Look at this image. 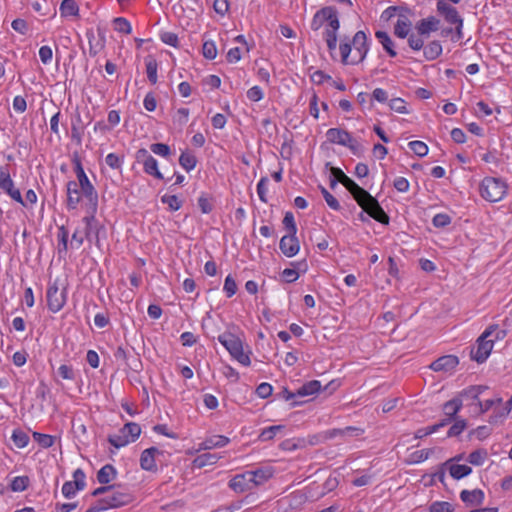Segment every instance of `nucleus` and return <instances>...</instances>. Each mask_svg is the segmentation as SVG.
Returning <instances> with one entry per match:
<instances>
[{"label":"nucleus","mask_w":512,"mask_h":512,"mask_svg":"<svg viewBox=\"0 0 512 512\" xmlns=\"http://www.w3.org/2000/svg\"><path fill=\"white\" fill-rule=\"evenodd\" d=\"M340 183L350 192L357 204L374 220L381 224L387 225L389 223V216L380 206L379 202L368 191L360 187L347 175L340 181Z\"/></svg>","instance_id":"f257e3e1"},{"label":"nucleus","mask_w":512,"mask_h":512,"mask_svg":"<svg viewBox=\"0 0 512 512\" xmlns=\"http://www.w3.org/2000/svg\"><path fill=\"white\" fill-rule=\"evenodd\" d=\"M340 183L350 192L357 204L374 220L381 224L387 225L389 223V216L380 206L379 202L368 191L360 187L347 175L340 181Z\"/></svg>","instance_id":"f03ea898"},{"label":"nucleus","mask_w":512,"mask_h":512,"mask_svg":"<svg viewBox=\"0 0 512 512\" xmlns=\"http://www.w3.org/2000/svg\"><path fill=\"white\" fill-rule=\"evenodd\" d=\"M340 183L350 192L357 204L374 220L381 224L387 225L389 223V216L380 206L379 202L368 191L360 187L347 175L340 181Z\"/></svg>","instance_id":"7ed1b4c3"},{"label":"nucleus","mask_w":512,"mask_h":512,"mask_svg":"<svg viewBox=\"0 0 512 512\" xmlns=\"http://www.w3.org/2000/svg\"><path fill=\"white\" fill-rule=\"evenodd\" d=\"M324 26L322 33L324 40L338 39V31L340 29V21L338 17V11L333 6H326L318 10L310 23V27L313 31H318Z\"/></svg>","instance_id":"20e7f679"},{"label":"nucleus","mask_w":512,"mask_h":512,"mask_svg":"<svg viewBox=\"0 0 512 512\" xmlns=\"http://www.w3.org/2000/svg\"><path fill=\"white\" fill-rule=\"evenodd\" d=\"M218 341L228 350L230 355L244 366H249L251 361L247 354L243 352V344L239 337L224 332L218 336Z\"/></svg>","instance_id":"39448f33"},{"label":"nucleus","mask_w":512,"mask_h":512,"mask_svg":"<svg viewBox=\"0 0 512 512\" xmlns=\"http://www.w3.org/2000/svg\"><path fill=\"white\" fill-rule=\"evenodd\" d=\"M506 183L494 177H486L482 180L480 185L481 196L490 202L500 201L506 194Z\"/></svg>","instance_id":"423d86ee"},{"label":"nucleus","mask_w":512,"mask_h":512,"mask_svg":"<svg viewBox=\"0 0 512 512\" xmlns=\"http://www.w3.org/2000/svg\"><path fill=\"white\" fill-rule=\"evenodd\" d=\"M76 185L80 187L88 209L95 213L98 207V193L86 173L77 177Z\"/></svg>","instance_id":"0eeeda50"},{"label":"nucleus","mask_w":512,"mask_h":512,"mask_svg":"<svg viewBox=\"0 0 512 512\" xmlns=\"http://www.w3.org/2000/svg\"><path fill=\"white\" fill-rule=\"evenodd\" d=\"M493 335V329H486L482 335L478 338V346L476 351L471 352V357L477 363H483L486 361L488 356L490 355L494 340L490 339Z\"/></svg>","instance_id":"6e6552de"},{"label":"nucleus","mask_w":512,"mask_h":512,"mask_svg":"<svg viewBox=\"0 0 512 512\" xmlns=\"http://www.w3.org/2000/svg\"><path fill=\"white\" fill-rule=\"evenodd\" d=\"M351 45H353L354 48V53L351 56V64L355 65L365 59L369 50L365 32H356L351 41Z\"/></svg>","instance_id":"1a4fd4ad"},{"label":"nucleus","mask_w":512,"mask_h":512,"mask_svg":"<svg viewBox=\"0 0 512 512\" xmlns=\"http://www.w3.org/2000/svg\"><path fill=\"white\" fill-rule=\"evenodd\" d=\"M47 306L53 313L60 311L66 303V291H59L56 283L48 286L46 292Z\"/></svg>","instance_id":"9d476101"},{"label":"nucleus","mask_w":512,"mask_h":512,"mask_svg":"<svg viewBox=\"0 0 512 512\" xmlns=\"http://www.w3.org/2000/svg\"><path fill=\"white\" fill-rule=\"evenodd\" d=\"M86 476L82 469L78 468L73 472V481H67L62 486V494L65 498H72L77 491H81L86 486Z\"/></svg>","instance_id":"9b49d317"},{"label":"nucleus","mask_w":512,"mask_h":512,"mask_svg":"<svg viewBox=\"0 0 512 512\" xmlns=\"http://www.w3.org/2000/svg\"><path fill=\"white\" fill-rule=\"evenodd\" d=\"M107 509L117 508L129 504L132 501V495L123 489H115L113 486L109 494L101 498Z\"/></svg>","instance_id":"f8f14e48"},{"label":"nucleus","mask_w":512,"mask_h":512,"mask_svg":"<svg viewBox=\"0 0 512 512\" xmlns=\"http://www.w3.org/2000/svg\"><path fill=\"white\" fill-rule=\"evenodd\" d=\"M364 433V430L360 427L347 426L345 428H335L327 430L323 433L325 440H330L336 437L343 439L344 441L352 437H358Z\"/></svg>","instance_id":"ddd939ff"},{"label":"nucleus","mask_w":512,"mask_h":512,"mask_svg":"<svg viewBox=\"0 0 512 512\" xmlns=\"http://www.w3.org/2000/svg\"><path fill=\"white\" fill-rule=\"evenodd\" d=\"M437 10L441 15L444 16L448 23L453 25L459 24V26H463V19L455 7L451 6L445 1H438Z\"/></svg>","instance_id":"4468645a"},{"label":"nucleus","mask_w":512,"mask_h":512,"mask_svg":"<svg viewBox=\"0 0 512 512\" xmlns=\"http://www.w3.org/2000/svg\"><path fill=\"white\" fill-rule=\"evenodd\" d=\"M279 248L286 257L295 256L300 249L299 240L296 237V234L287 233V235L283 236L280 240Z\"/></svg>","instance_id":"2eb2a0df"},{"label":"nucleus","mask_w":512,"mask_h":512,"mask_svg":"<svg viewBox=\"0 0 512 512\" xmlns=\"http://www.w3.org/2000/svg\"><path fill=\"white\" fill-rule=\"evenodd\" d=\"M66 193H67V208L69 210H74L78 207L84 197L82 195L81 189L78 185H76V181H68L66 185Z\"/></svg>","instance_id":"dca6fc26"},{"label":"nucleus","mask_w":512,"mask_h":512,"mask_svg":"<svg viewBox=\"0 0 512 512\" xmlns=\"http://www.w3.org/2000/svg\"><path fill=\"white\" fill-rule=\"evenodd\" d=\"M459 360L454 355H444L431 363L430 368L436 372H450L458 365Z\"/></svg>","instance_id":"f3484780"},{"label":"nucleus","mask_w":512,"mask_h":512,"mask_svg":"<svg viewBox=\"0 0 512 512\" xmlns=\"http://www.w3.org/2000/svg\"><path fill=\"white\" fill-rule=\"evenodd\" d=\"M249 477L250 475L247 473V471L241 474H237L229 481V487L237 493L250 491L254 489V487Z\"/></svg>","instance_id":"a211bd4d"},{"label":"nucleus","mask_w":512,"mask_h":512,"mask_svg":"<svg viewBox=\"0 0 512 512\" xmlns=\"http://www.w3.org/2000/svg\"><path fill=\"white\" fill-rule=\"evenodd\" d=\"M409 15V9L408 12L398 13V19L394 27V34L399 38L404 39L409 35V31L412 25Z\"/></svg>","instance_id":"6ab92c4d"},{"label":"nucleus","mask_w":512,"mask_h":512,"mask_svg":"<svg viewBox=\"0 0 512 512\" xmlns=\"http://www.w3.org/2000/svg\"><path fill=\"white\" fill-rule=\"evenodd\" d=\"M162 454V452L156 447H150L145 449L140 457V466L142 469L147 471H153L156 469L155 459L157 455Z\"/></svg>","instance_id":"aec40b11"},{"label":"nucleus","mask_w":512,"mask_h":512,"mask_svg":"<svg viewBox=\"0 0 512 512\" xmlns=\"http://www.w3.org/2000/svg\"><path fill=\"white\" fill-rule=\"evenodd\" d=\"M327 140L333 144L350 145L351 135L345 130L339 128H330L326 132Z\"/></svg>","instance_id":"412c9836"},{"label":"nucleus","mask_w":512,"mask_h":512,"mask_svg":"<svg viewBox=\"0 0 512 512\" xmlns=\"http://www.w3.org/2000/svg\"><path fill=\"white\" fill-rule=\"evenodd\" d=\"M460 499L468 506L481 505L484 501V492L480 489L462 490Z\"/></svg>","instance_id":"4be33fe9"},{"label":"nucleus","mask_w":512,"mask_h":512,"mask_svg":"<svg viewBox=\"0 0 512 512\" xmlns=\"http://www.w3.org/2000/svg\"><path fill=\"white\" fill-rule=\"evenodd\" d=\"M439 24L440 21L437 18L431 16L420 20L416 25V29L419 35L428 37L430 32H434L439 29Z\"/></svg>","instance_id":"5701e85b"},{"label":"nucleus","mask_w":512,"mask_h":512,"mask_svg":"<svg viewBox=\"0 0 512 512\" xmlns=\"http://www.w3.org/2000/svg\"><path fill=\"white\" fill-rule=\"evenodd\" d=\"M247 473L250 475L249 478L254 488L263 485L273 475L270 468H258L253 471H247Z\"/></svg>","instance_id":"b1692460"},{"label":"nucleus","mask_w":512,"mask_h":512,"mask_svg":"<svg viewBox=\"0 0 512 512\" xmlns=\"http://www.w3.org/2000/svg\"><path fill=\"white\" fill-rule=\"evenodd\" d=\"M488 389L487 386L484 385H473L469 386L466 389H463L458 393L457 397L462 398V403L464 401H477L479 400V396Z\"/></svg>","instance_id":"393cba45"},{"label":"nucleus","mask_w":512,"mask_h":512,"mask_svg":"<svg viewBox=\"0 0 512 512\" xmlns=\"http://www.w3.org/2000/svg\"><path fill=\"white\" fill-rule=\"evenodd\" d=\"M230 442L229 438L223 435H213L205 439L199 447V450H210L214 448H221Z\"/></svg>","instance_id":"a878e982"},{"label":"nucleus","mask_w":512,"mask_h":512,"mask_svg":"<svg viewBox=\"0 0 512 512\" xmlns=\"http://www.w3.org/2000/svg\"><path fill=\"white\" fill-rule=\"evenodd\" d=\"M116 469L111 464L104 465L97 473V480L101 484H108L116 477Z\"/></svg>","instance_id":"bb28decb"},{"label":"nucleus","mask_w":512,"mask_h":512,"mask_svg":"<svg viewBox=\"0 0 512 512\" xmlns=\"http://www.w3.org/2000/svg\"><path fill=\"white\" fill-rule=\"evenodd\" d=\"M220 458L221 457L216 453H203L193 460V465L196 468H203L217 463Z\"/></svg>","instance_id":"cd10ccee"},{"label":"nucleus","mask_w":512,"mask_h":512,"mask_svg":"<svg viewBox=\"0 0 512 512\" xmlns=\"http://www.w3.org/2000/svg\"><path fill=\"white\" fill-rule=\"evenodd\" d=\"M462 398L454 397L453 399L447 401L443 405V412L445 416H450L452 418H456L457 413L462 408Z\"/></svg>","instance_id":"c85d7f7f"},{"label":"nucleus","mask_w":512,"mask_h":512,"mask_svg":"<svg viewBox=\"0 0 512 512\" xmlns=\"http://www.w3.org/2000/svg\"><path fill=\"white\" fill-rule=\"evenodd\" d=\"M321 389V382L318 380H311L309 382L304 383L298 390V397H306L311 396Z\"/></svg>","instance_id":"c756f323"},{"label":"nucleus","mask_w":512,"mask_h":512,"mask_svg":"<svg viewBox=\"0 0 512 512\" xmlns=\"http://www.w3.org/2000/svg\"><path fill=\"white\" fill-rule=\"evenodd\" d=\"M375 36L390 57H395L397 55L396 51L394 50V43L388 33L385 31H377Z\"/></svg>","instance_id":"7c9ffc66"},{"label":"nucleus","mask_w":512,"mask_h":512,"mask_svg":"<svg viewBox=\"0 0 512 512\" xmlns=\"http://www.w3.org/2000/svg\"><path fill=\"white\" fill-rule=\"evenodd\" d=\"M442 53V45L439 41H432L424 46L423 54L426 60L432 61L438 58Z\"/></svg>","instance_id":"2f4dec72"},{"label":"nucleus","mask_w":512,"mask_h":512,"mask_svg":"<svg viewBox=\"0 0 512 512\" xmlns=\"http://www.w3.org/2000/svg\"><path fill=\"white\" fill-rule=\"evenodd\" d=\"M339 51L341 55V61L343 64H351L352 45L351 41L347 36L340 40Z\"/></svg>","instance_id":"473e14b6"},{"label":"nucleus","mask_w":512,"mask_h":512,"mask_svg":"<svg viewBox=\"0 0 512 512\" xmlns=\"http://www.w3.org/2000/svg\"><path fill=\"white\" fill-rule=\"evenodd\" d=\"M143 168L145 173H147L148 175L154 176L157 179H163V175L158 169L157 160L153 156L149 157L145 161V163L143 164Z\"/></svg>","instance_id":"72a5a7b5"},{"label":"nucleus","mask_w":512,"mask_h":512,"mask_svg":"<svg viewBox=\"0 0 512 512\" xmlns=\"http://www.w3.org/2000/svg\"><path fill=\"white\" fill-rule=\"evenodd\" d=\"M120 430L128 439L132 438V442H134L141 434L140 425L134 422L126 423Z\"/></svg>","instance_id":"f704fd0d"},{"label":"nucleus","mask_w":512,"mask_h":512,"mask_svg":"<svg viewBox=\"0 0 512 512\" xmlns=\"http://www.w3.org/2000/svg\"><path fill=\"white\" fill-rule=\"evenodd\" d=\"M60 13L62 16H76L79 13V7L74 0H63Z\"/></svg>","instance_id":"c9c22d12"},{"label":"nucleus","mask_w":512,"mask_h":512,"mask_svg":"<svg viewBox=\"0 0 512 512\" xmlns=\"http://www.w3.org/2000/svg\"><path fill=\"white\" fill-rule=\"evenodd\" d=\"M145 65H146V73H147L148 80L152 84H156L157 69H158L157 61L154 58H152L151 56H149L145 59Z\"/></svg>","instance_id":"e433bc0d"},{"label":"nucleus","mask_w":512,"mask_h":512,"mask_svg":"<svg viewBox=\"0 0 512 512\" xmlns=\"http://www.w3.org/2000/svg\"><path fill=\"white\" fill-rule=\"evenodd\" d=\"M449 472L454 479L459 480L468 476L472 472V469L467 465L452 464L450 465Z\"/></svg>","instance_id":"4c0bfd02"},{"label":"nucleus","mask_w":512,"mask_h":512,"mask_svg":"<svg viewBox=\"0 0 512 512\" xmlns=\"http://www.w3.org/2000/svg\"><path fill=\"white\" fill-rule=\"evenodd\" d=\"M179 164L189 172L196 167L197 159L192 153L183 152L179 157Z\"/></svg>","instance_id":"58836bf2"},{"label":"nucleus","mask_w":512,"mask_h":512,"mask_svg":"<svg viewBox=\"0 0 512 512\" xmlns=\"http://www.w3.org/2000/svg\"><path fill=\"white\" fill-rule=\"evenodd\" d=\"M510 412H511L510 406L496 408L494 410L493 414L489 417V423L490 424L502 423L505 420V418L509 415Z\"/></svg>","instance_id":"ea45409f"},{"label":"nucleus","mask_w":512,"mask_h":512,"mask_svg":"<svg viewBox=\"0 0 512 512\" xmlns=\"http://www.w3.org/2000/svg\"><path fill=\"white\" fill-rule=\"evenodd\" d=\"M109 443L114 446L115 448H121L126 446L127 444L132 442V438H127L126 435H124L121 430H119L118 434L110 435L108 438Z\"/></svg>","instance_id":"a19ab883"},{"label":"nucleus","mask_w":512,"mask_h":512,"mask_svg":"<svg viewBox=\"0 0 512 512\" xmlns=\"http://www.w3.org/2000/svg\"><path fill=\"white\" fill-rule=\"evenodd\" d=\"M33 438L42 448H50L55 443L54 436L40 432H33Z\"/></svg>","instance_id":"79ce46f5"},{"label":"nucleus","mask_w":512,"mask_h":512,"mask_svg":"<svg viewBox=\"0 0 512 512\" xmlns=\"http://www.w3.org/2000/svg\"><path fill=\"white\" fill-rule=\"evenodd\" d=\"M83 222L85 223L84 234H83L84 238H86L89 241H92V235L94 233V230L96 229V227H95L96 219H95L94 213L92 212V214L90 216L84 217Z\"/></svg>","instance_id":"37998d69"},{"label":"nucleus","mask_w":512,"mask_h":512,"mask_svg":"<svg viewBox=\"0 0 512 512\" xmlns=\"http://www.w3.org/2000/svg\"><path fill=\"white\" fill-rule=\"evenodd\" d=\"M488 453L485 449H478L471 452L468 456V462L475 466H480L484 463Z\"/></svg>","instance_id":"c03bdc74"},{"label":"nucleus","mask_w":512,"mask_h":512,"mask_svg":"<svg viewBox=\"0 0 512 512\" xmlns=\"http://www.w3.org/2000/svg\"><path fill=\"white\" fill-rule=\"evenodd\" d=\"M285 426L283 425H274L267 427L262 430V432L259 435V439L261 441H270L272 440L276 434L282 430H284Z\"/></svg>","instance_id":"a18cd8bd"},{"label":"nucleus","mask_w":512,"mask_h":512,"mask_svg":"<svg viewBox=\"0 0 512 512\" xmlns=\"http://www.w3.org/2000/svg\"><path fill=\"white\" fill-rule=\"evenodd\" d=\"M11 438L18 448H24L29 443L28 434L20 429L14 430Z\"/></svg>","instance_id":"49530a36"},{"label":"nucleus","mask_w":512,"mask_h":512,"mask_svg":"<svg viewBox=\"0 0 512 512\" xmlns=\"http://www.w3.org/2000/svg\"><path fill=\"white\" fill-rule=\"evenodd\" d=\"M29 485V477L28 476H17L15 477L10 484V488L14 492H22L26 490Z\"/></svg>","instance_id":"de8ad7c7"},{"label":"nucleus","mask_w":512,"mask_h":512,"mask_svg":"<svg viewBox=\"0 0 512 512\" xmlns=\"http://www.w3.org/2000/svg\"><path fill=\"white\" fill-rule=\"evenodd\" d=\"M502 401L503 400L501 397H496L494 399H488L484 402L478 400L476 406L478 407V412L483 414V413L487 412L488 410H490L493 406L501 404Z\"/></svg>","instance_id":"09e8293b"},{"label":"nucleus","mask_w":512,"mask_h":512,"mask_svg":"<svg viewBox=\"0 0 512 512\" xmlns=\"http://www.w3.org/2000/svg\"><path fill=\"white\" fill-rule=\"evenodd\" d=\"M320 190L327 205L335 211L340 210L341 206L339 201L325 187L320 186Z\"/></svg>","instance_id":"8fccbe9b"},{"label":"nucleus","mask_w":512,"mask_h":512,"mask_svg":"<svg viewBox=\"0 0 512 512\" xmlns=\"http://www.w3.org/2000/svg\"><path fill=\"white\" fill-rule=\"evenodd\" d=\"M408 146L419 157H424L428 153V146L422 141H411Z\"/></svg>","instance_id":"3c124183"},{"label":"nucleus","mask_w":512,"mask_h":512,"mask_svg":"<svg viewBox=\"0 0 512 512\" xmlns=\"http://www.w3.org/2000/svg\"><path fill=\"white\" fill-rule=\"evenodd\" d=\"M113 23H114V29L118 32H121L124 34H130L132 31L131 24L125 18H122V17L115 18Z\"/></svg>","instance_id":"603ef678"},{"label":"nucleus","mask_w":512,"mask_h":512,"mask_svg":"<svg viewBox=\"0 0 512 512\" xmlns=\"http://www.w3.org/2000/svg\"><path fill=\"white\" fill-rule=\"evenodd\" d=\"M162 203L167 204L170 210L177 211L182 206V201L176 195H164L161 198Z\"/></svg>","instance_id":"864d4df0"},{"label":"nucleus","mask_w":512,"mask_h":512,"mask_svg":"<svg viewBox=\"0 0 512 512\" xmlns=\"http://www.w3.org/2000/svg\"><path fill=\"white\" fill-rule=\"evenodd\" d=\"M466 428V421L464 419H455L454 424L447 432L448 437H455L460 435Z\"/></svg>","instance_id":"5fc2aeb1"},{"label":"nucleus","mask_w":512,"mask_h":512,"mask_svg":"<svg viewBox=\"0 0 512 512\" xmlns=\"http://www.w3.org/2000/svg\"><path fill=\"white\" fill-rule=\"evenodd\" d=\"M430 512H453L454 508L451 503L446 501L433 502L429 507Z\"/></svg>","instance_id":"6e6d98bb"},{"label":"nucleus","mask_w":512,"mask_h":512,"mask_svg":"<svg viewBox=\"0 0 512 512\" xmlns=\"http://www.w3.org/2000/svg\"><path fill=\"white\" fill-rule=\"evenodd\" d=\"M203 56L206 59L213 60L217 56V48L213 41H205L202 47Z\"/></svg>","instance_id":"4d7b16f0"},{"label":"nucleus","mask_w":512,"mask_h":512,"mask_svg":"<svg viewBox=\"0 0 512 512\" xmlns=\"http://www.w3.org/2000/svg\"><path fill=\"white\" fill-rule=\"evenodd\" d=\"M389 107L391 110L400 113V114H407L409 113L406 103L401 98H393L389 102Z\"/></svg>","instance_id":"13d9d810"},{"label":"nucleus","mask_w":512,"mask_h":512,"mask_svg":"<svg viewBox=\"0 0 512 512\" xmlns=\"http://www.w3.org/2000/svg\"><path fill=\"white\" fill-rule=\"evenodd\" d=\"M283 225L289 234L297 233V226L292 212H286L283 218Z\"/></svg>","instance_id":"bf43d9fd"},{"label":"nucleus","mask_w":512,"mask_h":512,"mask_svg":"<svg viewBox=\"0 0 512 512\" xmlns=\"http://www.w3.org/2000/svg\"><path fill=\"white\" fill-rule=\"evenodd\" d=\"M268 183H269V179L267 177H262L258 184H257V194L259 196V199L263 202V203H267V191H268Z\"/></svg>","instance_id":"052dcab7"},{"label":"nucleus","mask_w":512,"mask_h":512,"mask_svg":"<svg viewBox=\"0 0 512 512\" xmlns=\"http://www.w3.org/2000/svg\"><path fill=\"white\" fill-rule=\"evenodd\" d=\"M4 192H6L14 201L22 204L23 206H26V203L24 202L22 195L19 191V189L14 187V183H10L9 186H6L2 189Z\"/></svg>","instance_id":"680f3d73"},{"label":"nucleus","mask_w":512,"mask_h":512,"mask_svg":"<svg viewBox=\"0 0 512 512\" xmlns=\"http://www.w3.org/2000/svg\"><path fill=\"white\" fill-rule=\"evenodd\" d=\"M150 150L156 155L169 157L171 154L170 147L164 143H154L150 145Z\"/></svg>","instance_id":"e2e57ef3"},{"label":"nucleus","mask_w":512,"mask_h":512,"mask_svg":"<svg viewBox=\"0 0 512 512\" xmlns=\"http://www.w3.org/2000/svg\"><path fill=\"white\" fill-rule=\"evenodd\" d=\"M408 36V45L411 49L419 51L424 48V39L422 38L423 35L410 34Z\"/></svg>","instance_id":"0e129e2a"},{"label":"nucleus","mask_w":512,"mask_h":512,"mask_svg":"<svg viewBox=\"0 0 512 512\" xmlns=\"http://www.w3.org/2000/svg\"><path fill=\"white\" fill-rule=\"evenodd\" d=\"M12 182L13 180L11 179L8 166L0 165V189L2 190L6 186H9Z\"/></svg>","instance_id":"69168bd1"},{"label":"nucleus","mask_w":512,"mask_h":512,"mask_svg":"<svg viewBox=\"0 0 512 512\" xmlns=\"http://www.w3.org/2000/svg\"><path fill=\"white\" fill-rule=\"evenodd\" d=\"M223 290L227 297H232L237 291V284L231 275H228L224 282Z\"/></svg>","instance_id":"338daca9"},{"label":"nucleus","mask_w":512,"mask_h":512,"mask_svg":"<svg viewBox=\"0 0 512 512\" xmlns=\"http://www.w3.org/2000/svg\"><path fill=\"white\" fill-rule=\"evenodd\" d=\"M432 223L437 228H443L451 223V218L447 214L438 213L433 217Z\"/></svg>","instance_id":"774afa93"}]
</instances>
